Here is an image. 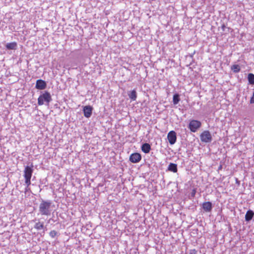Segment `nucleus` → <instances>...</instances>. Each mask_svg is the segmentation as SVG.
<instances>
[{
  "label": "nucleus",
  "mask_w": 254,
  "mask_h": 254,
  "mask_svg": "<svg viewBox=\"0 0 254 254\" xmlns=\"http://www.w3.org/2000/svg\"><path fill=\"white\" fill-rule=\"evenodd\" d=\"M33 165L31 164L30 166H26L24 170V178L25 179V183L27 185V188L31 185V179L33 171Z\"/></svg>",
  "instance_id": "obj_1"
},
{
  "label": "nucleus",
  "mask_w": 254,
  "mask_h": 254,
  "mask_svg": "<svg viewBox=\"0 0 254 254\" xmlns=\"http://www.w3.org/2000/svg\"><path fill=\"white\" fill-rule=\"evenodd\" d=\"M51 203L50 201L43 200L39 205V211L42 215H49L50 214V207Z\"/></svg>",
  "instance_id": "obj_2"
},
{
  "label": "nucleus",
  "mask_w": 254,
  "mask_h": 254,
  "mask_svg": "<svg viewBox=\"0 0 254 254\" xmlns=\"http://www.w3.org/2000/svg\"><path fill=\"white\" fill-rule=\"evenodd\" d=\"M51 100L52 97L50 93L48 91H45L38 97V104L39 106H41L46 102L48 105Z\"/></svg>",
  "instance_id": "obj_3"
},
{
  "label": "nucleus",
  "mask_w": 254,
  "mask_h": 254,
  "mask_svg": "<svg viewBox=\"0 0 254 254\" xmlns=\"http://www.w3.org/2000/svg\"><path fill=\"white\" fill-rule=\"evenodd\" d=\"M201 123L197 120H192L190 121L189 128L191 132H195L200 127Z\"/></svg>",
  "instance_id": "obj_4"
},
{
  "label": "nucleus",
  "mask_w": 254,
  "mask_h": 254,
  "mask_svg": "<svg viewBox=\"0 0 254 254\" xmlns=\"http://www.w3.org/2000/svg\"><path fill=\"white\" fill-rule=\"evenodd\" d=\"M200 138L202 142H210L212 140L210 132L208 130L203 131L200 135Z\"/></svg>",
  "instance_id": "obj_5"
},
{
  "label": "nucleus",
  "mask_w": 254,
  "mask_h": 254,
  "mask_svg": "<svg viewBox=\"0 0 254 254\" xmlns=\"http://www.w3.org/2000/svg\"><path fill=\"white\" fill-rule=\"evenodd\" d=\"M167 138L170 144L173 145L175 144L177 140L176 133L175 131L173 130L169 131L167 135Z\"/></svg>",
  "instance_id": "obj_6"
},
{
  "label": "nucleus",
  "mask_w": 254,
  "mask_h": 254,
  "mask_svg": "<svg viewBox=\"0 0 254 254\" xmlns=\"http://www.w3.org/2000/svg\"><path fill=\"white\" fill-rule=\"evenodd\" d=\"M141 159V156L138 153H132L129 157V160L133 163L139 162Z\"/></svg>",
  "instance_id": "obj_7"
},
{
  "label": "nucleus",
  "mask_w": 254,
  "mask_h": 254,
  "mask_svg": "<svg viewBox=\"0 0 254 254\" xmlns=\"http://www.w3.org/2000/svg\"><path fill=\"white\" fill-rule=\"evenodd\" d=\"M92 110L93 108L91 106H84L83 108L84 116L87 118L90 117L92 115Z\"/></svg>",
  "instance_id": "obj_8"
},
{
  "label": "nucleus",
  "mask_w": 254,
  "mask_h": 254,
  "mask_svg": "<svg viewBox=\"0 0 254 254\" xmlns=\"http://www.w3.org/2000/svg\"><path fill=\"white\" fill-rule=\"evenodd\" d=\"M46 82L42 79H38L36 81V88L39 90H43L46 87Z\"/></svg>",
  "instance_id": "obj_9"
},
{
  "label": "nucleus",
  "mask_w": 254,
  "mask_h": 254,
  "mask_svg": "<svg viewBox=\"0 0 254 254\" xmlns=\"http://www.w3.org/2000/svg\"><path fill=\"white\" fill-rule=\"evenodd\" d=\"M202 208L206 212H210L212 210V203L210 201L204 202L202 203Z\"/></svg>",
  "instance_id": "obj_10"
},
{
  "label": "nucleus",
  "mask_w": 254,
  "mask_h": 254,
  "mask_svg": "<svg viewBox=\"0 0 254 254\" xmlns=\"http://www.w3.org/2000/svg\"><path fill=\"white\" fill-rule=\"evenodd\" d=\"M141 150L145 153H148L151 150V146L148 143H144L141 146Z\"/></svg>",
  "instance_id": "obj_11"
},
{
  "label": "nucleus",
  "mask_w": 254,
  "mask_h": 254,
  "mask_svg": "<svg viewBox=\"0 0 254 254\" xmlns=\"http://www.w3.org/2000/svg\"><path fill=\"white\" fill-rule=\"evenodd\" d=\"M254 213L252 210H248L245 215V220L247 221H249L254 217Z\"/></svg>",
  "instance_id": "obj_12"
},
{
  "label": "nucleus",
  "mask_w": 254,
  "mask_h": 254,
  "mask_svg": "<svg viewBox=\"0 0 254 254\" xmlns=\"http://www.w3.org/2000/svg\"><path fill=\"white\" fill-rule=\"evenodd\" d=\"M168 169L170 171L176 173L178 171L177 165L176 164L171 163L168 166Z\"/></svg>",
  "instance_id": "obj_13"
},
{
  "label": "nucleus",
  "mask_w": 254,
  "mask_h": 254,
  "mask_svg": "<svg viewBox=\"0 0 254 254\" xmlns=\"http://www.w3.org/2000/svg\"><path fill=\"white\" fill-rule=\"evenodd\" d=\"M17 47V43L15 42L7 43L6 48L8 50H15Z\"/></svg>",
  "instance_id": "obj_14"
},
{
  "label": "nucleus",
  "mask_w": 254,
  "mask_h": 254,
  "mask_svg": "<svg viewBox=\"0 0 254 254\" xmlns=\"http://www.w3.org/2000/svg\"><path fill=\"white\" fill-rule=\"evenodd\" d=\"M129 98L132 101H135L137 98V94L135 90H132L128 94Z\"/></svg>",
  "instance_id": "obj_15"
},
{
  "label": "nucleus",
  "mask_w": 254,
  "mask_h": 254,
  "mask_svg": "<svg viewBox=\"0 0 254 254\" xmlns=\"http://www.w3.org/2000/svg\"><path fill=\"white\" fill-rule=\"evenodd\" d=\"M34 228L37 230L43 229L44 228L43 222H40V221H38V222L36 223L34 225Z\"/></svg>",
  "instance_id": "obj_16"
},
{
  "label": "nucleus",
  "mask_w": 254,
  "mask_h": 254,
  "mask_svg": "<svg viewBox=\"0 0 254 254\" xmlns=\"http://www.w3.org/2000/svg\"><path fill=\"white\" fill-rule=\"evenodd\" d=\"M231 70L235 73H238L240 72L241 68L238 64H234L231 66Z\"/></svg>",
  "instance_id": "obj_17"
},
{
  "label": "nucleus",
  "mask_w": 254,
  "mask_h": 254,
  "mask_svg": "<svg viewBox=\"0 0 254 254\" xmlns=\"http://www.w3.org/2000/svg\"><path fill=\"white\" fill-rule=\"evenodd\" d=\"M180 100L179 95L178 94H176L174 95L173 98V102L174 104L176 105L177 104Z\"/></svg>",
  "instance_id": "obj_18"
},
{
  "label": "nucleus",
  "mask_w": 254,
  "mask_h": 254,
  "mask_svg": "<svg viewBox=\"0 0 254 254\" xmlns=\"http://www.w3.org/2000/svg\"><path fill=\"white\" fill-rule=\"evenodd\" d=\"M248 81L250 84H254V74L249 73L248 76Z\"/></svg>",
  "instance_id": "obj_19"
},
{
  "label": "nucleus",
  "mask_w": 254,
  "mask_h": 254,
  "mask_svg": "<svg viewBox=\"0 0 254 254\" xmlns=\"http://www.w3.org/2000/svg\"><path fill=\"white\" fill-rule=\"evenodd\" d=\"M49 235L51 238H54L58 235V232L55 230H52L50 232Z\"/></svg>",
  "instance_id": "obj_20"
},
{
  "label": "nucleus",
  "mask_w": 254,
  "mask_h": 254,
  "mask_svg": "<svg viewBox=\"0 0 254 254\" xmlns=\"http://www.w3.org/2000/svg\"><path fill=\"white\" fill-rule=\"evenodd\" d=\"M197 251L195 249L190 250V254H196Z\"/></svg>",
  "instance_id": "obj_21"
},
{
  "label": "nucleus",
  "mask_w": 254,
  "mask_h": 254,
  "mask_svg": "<svg viewBox=\"0 0 254 254\" xmlns=\"http://www.w3.org/2000/svg\"><path fill=\"white\" fill-rule=\"evenodd\" d=\"M250 103H254V93H253V95L252 97H251V98L250 99Z\"/></svg>",
  "instance_id": "obj_22"
},
{
  "label": "nucleus",
  "mask_w": 254,
  "mask_h": 254,
  "mask_svg": "<svg viewBox=\"0 0 254 254\" xmlns=\"http://www.w3.org/2000/svg\"><path fill=\"white\" fill-rule=\"evenodd\" d=\"M195 194V190H192V193H191V195H192V196H194Z\"/></svg>",
  "instance_id": "obj_23"
},
{
  "label": "nucleus",
  "mask_w": 254,
  "mask_h": 254,
  "mask_svg": "<svg viewBox=\"0 0 254 254\" xmlns=\"http://www.w3.org/2000/svg\"><path fill=\"white\" fill-rule=\"evenodd\" d=\"M222 169V165H220V166L218 168L219 170H221Z\"/></svg>",
  "instance_id": "obj_24"
}]
</instances>
